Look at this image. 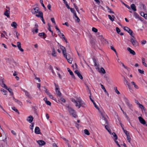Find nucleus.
Returning <instances> with one entry per match:
<instances>
[{
  "label": "nucleus",
  "instance_id": "f257e3e1",
  "mask_svg": "<svg viewBox=\"0 0 147 147\" xmlns=\"http://www.w3.org/2000/svg\"><path fill=\"white\" fill-rule=\"evenodd\" d=\"M76 99L73 98L71 99V100L73 102L75 103V106L79 108L81 106L83 107L85 105V103L83 101L80 97H76Z\"/></svg>",
  "mask_w": 147,
  "mask_h": 147
},
{
  "label": "nucleus",
  "instance_id": "f03ea898",
  "mask_svg": "<svg viewBox=\"0 0 147 147\" xmlns=\"http://www.w3.org/2000/svg\"><path fill=\"white\" fill-rule=\"evenodd\" d=\"M99 113L101 116L102 118L100 120L101 123L103 125H105L107 123V121L106 119L107 116L104 112L99 111Z\"/></svg>",
  "mask_w": 147,
  "mask_h": 147
},
{
  "label": "nucleus",
  "instance_id": "7ed1b4c3",
  "mask_svg": "<svg viewBox=\"0 0 147 147\" xmlns=\"http://www.w3.org/2000/svg\"><path fill=\"white\" fill-rule=\"evenodd\" d=\"M67 107L70 114L74 117H76L77 115L76 114V112L75 110L69 105L67 106Z\"/></svg>",
  "mask_w": 147,
  "mask_h": 147
},
{
  "label": "nucleus",
  "instance_id": "20e7f679",
  "mask_svg": "<svg viewBox=\"0 0 147 147\" xmlns=\"http://www.w3.org/2000/svg\"><path fill=\"white\" fill-rule=\"evenodd\" d=\"M123 98L127 106L130 109H131L133 108V106L130 103L129 100L125 96H124L123 97Z\"/></svg>",
  "mask_w": 147,
  "mask_h": 147
},
{
  "label": "nucleus",
  "instance_id": "39448f33",
  "mask_svg": "<svg viewBox=\"0 0 147 147\" xmlns=\"http://www.w3.org/2000/svg\"><path fill=\"white\" fill-rule=\"evenodd\" d=\"M39 9L38 7H36L34 8L31 9V11L33 14H36L38 13V14H39L40 12H42L41 11H39Z\"/></svg>",
  "mask_w": 147,
  "mask_h": 147
},
{
  "label": "nucleus",
  "instance_id": "423d86ee",
  "mask_svg": "<svg viewBox=\"0 0 147 147\" xmlns=\"http://www.w3.org/2000/svg\"><path fill=\"white\" fill-rule=\"evenodd\" d=\"M54 84L55 87V91L56 94L59 96L61 97V94L59 91V89L58 86L56 85L55 83H54Z\"/></svg>",
  "mask_w": 147,
  "mask_h": 147
},
{
  "label": "nucleus",
  "instance_id": "0eeeda50",
  "mask_svg": "<svg viewBox=\"0 0 147 147\" xmlns=\"http://www.w3.org/2000/svg\"><path fill=\"white\" fill-rule=\"evenodd\" d=\"M18 65V63L13 61H12L10 63L9 67L11 68H14L16 67Z\"/></svg>",
  "mask_w": 147,
  "mask_h": 147
},
{
  "label": "nucleus",
  "instance_id": "6e6552de",
  "mask_svg": "<svg viewBox=\"0 0 147 147\" xmlns=\"http://www.w3.org/2000/svg\"><path fill=\"white\" fill-rule=\"evenodd\" d=\"M130 41L134 46H138V43L136 39L131 38Z\"/></svg>",
  "mask_w": 147,
  "mask_h": 147
},
{
  "label": "nucleus",
  "instance_id": "1a4fd4ad",
  "mask_svg": "<svg viewBox=\"0 0 147 147\" xmlns=\"http://www.w3.org/2000/svg\"><path fill=\"white\" fill-rule=\"evenodd\" d=\"M36 16L38 17H40L41 19L42 20L43 23L44 24H45V22L43 18L42 12H40L39 14H36Z\"/></svg>",
  "mask_w": 147,
  "mask_h": 147
},
{
  "label": "nucleus",
  "instance_id": "9d476101",
  "mask_svg": "<svg viewBox=\"0 0 147 147\" xmlns=\"http://www.w3.org/2000/svg\"><path fill=\"white\" fill-rule=\"evenodd\" d=\"M93 62L94 63V66L96 69L98 71L99 70V64L97 63L96 60L95 59H93Z\"/></svg>",
  "mask_w": 147,
  "mask_h": 147
},
{
  "label": "nucleus",
  "instance_id": "9b49d317",
  "mask_svg": "<svg viewBox=\"0 0 147 147\" xmlns=\"http://www.w3.org/2000/svg\"><path fill=\"white\" fill-rule=\"evenodd\" d=\"M67 59L68 62L70 64L72 63L73 59L70 56H64Z\"/></svg>",
  "mask_w": 147,
  "mask_h": 147
},
{
  "label": "nucleus",
  "instance_id": "f8f14e48",
  "mask_svg": "<svg viewBox=\"0 0 147 147\" xmlns=\"http://www.w3.org/2000/svg\"><path fill=\"white\" fill-rule=\"evenodd\" d=\"M74 73L77 75L78 76L81 80L83 79V78L82 76L78 70H75L74 71Z\"/></svg>",
  "mask_w": 147,
  "mask_h": 147
},
{
  "label": "nucleus",
  "instance_id": "ddd939ff",
  "mask_svg": "<svg viewBox=\"0 0 147 147\" xmlns=\"http://www.w3.org/2000/svg\"><path fill=\"white\" fill-rule=\"evenodd\" d=\"M3 86H2L3 87H4L7 90L11 95H13V93L12 91V90L11 88H8L7 86L5 84H3Z\"/></svg>",
  "mask_w": 147,
  "mask_h": 147
},
{
  "label": "nucleus",
  "instance_id": "4468645a",
  "mask_svg": "<svg viewBox=\"0 0 147 147\" xmlns=\"http://www.w3.org/2000/svg\"><path fill=\"white\" fill-rule=\"evenodd\" d=\"M60 48L62 51L63 55H67L66 49L65 47L61 45H60Z\"/></svg>",
  "mask_w": 147,
  "mask_h": 147
},
{
  "label": "nucleus",
  "instance_id": "2eb2a0df",
  "mask_svg": "<svg viewBox=\"0 0 147 147\" xmlns=\"http://www.w3.org/2000/svg\"><path fill=\"white\" fill-rule=\"evenodd\" d=\"M124 78V82L125 83L126 85H127L129 88V89H131V86L130 84V83L129 82L126 80V78H125V77H123Z\"/></svg>",
  "mask_w": 147,
  "mask_h": 147
},
{
  "label": "nucleus",
  "instance_id": "dca6fc26",
  "mask_svg": "<svg viewBox=\"0 0 147 147\" xmlns=\"http://www.w3.org/2000/svg\"><path fill=\"white\" fill-rule=\"evenodd\" d=\"M24 92H25V94L26 96L29 98L30 99H32V96L26 90H24Z\"/></svg>",
  "mask_w": 147,
  "mask_h": 147
},
{
  "label": "nucleus",
  "instance_id": "f3484780",
  "mask_svg": "<svg viewBox=\"0 0 147 147\" xmlns=\"http://www.w3.org/2000/svg\"><path fill=\"white\" fill-rule=\"evenodd\" d=\"M33 117L31 115H30L27 117L26 120L30 123H31L33 121Z\"/></svg>",
  "mask_w": 147,
  "mask_h": 147
},
{
  "label": "nucleus",
  "instance_id": "a211bd4d",
  "mask_svg": "<svg viewBox=\"0 0 147 147\" xmlns=\"http://www.w3.org/2000/svg\"><path fill=\"white\" fill-rule=\"evenodd\" d=\"M90 100L93 102V104L94 105V107H95V108L98 110L99 112V111H100V110L99 108L97 106V105H96V104L95 102L92 99V98L91 97V96H90Z\"/></svg>",
  "mask_w": 147,
  "mask_h": 147
},
{
  "label": "nucleus",
  "instance_id": "6ab92c4d",
  "mask_svg": "<svg viewBox=\"0 0 147 147\" xmlns=\"http://www.w3.org/2000/svg\"><path fill=\"white\" fill-rule=\"evenodd\" d=\"M138 119L140 122L142 124L144 125L146 123L145 120L141 117H138Z\"/></svg>",
  "mask_w": 147,
  "mask_h": 147
},
{
  "label": "nucleus",
  "instance_id": "aec40b11",
  "mask_svg": "<svg viewBox=\"0 0 147 147\" xmlns=\"http://www.w3.org/2000/svg\"><path fill=\"white\" fill-rule=\"evenodd\" d=\"M37 143L40 146H43L46 144V143L42 140H39L37 141Z\"/></svg>",
  "mask_w": 147,
  "mask_h": 147
},
{
  "label": "nucleus",
  "instance_id": "412c9836",
  "mask_svg": "<svg viewBox=\"0 0 147 147\" xmlns=\"http://www.w3.org/2000/svg\"><path fill=\"white\" fill-rule=\"evenodd\" d=\"M110 134L111 135V137L114 139V140H117V136L115 133H111V134Z\"/></svg>",
  "mask_w": 147,
  "mask_h": 147
},
{
  "label": "nucleus",
  "instance_id": "4be33fe9",
  "mask_svg": "<svg viewBox=\"0 0 147 147\" xmlns=\"http://www.w3.org/2000/svg\"><path fill=\"white\" fill-rule=\"evenodd\" d=\"M67 69L69 73L70 74L71 76H72V78H73L74 79H75L76 78H75V76H74L73 72L71 71V70L69 68H67Z\"/></svg>",
  "mask_w": 147,
  "mask_h": 147
},
{
  "label": "nucleus",
  "instance_id": "5701e85b",
  "mask_svg": "<svg viewBox=\"0 0 147 147\" xmlns=\"http://www.w3.org/2000/svg\"><path fill=\"white\" fill-rule=\"evenodd\" d=\"M34 132L37 134H39L40 133V131L38 127H35L34 130Z\"/></svg>",
  "mask_w": 147,
  "mask_h": 147
},
{
  "label": "nucleus",
  "instance_id": "b1692460",
  "mask_svg": "<svg viewBox=\"0 0 147 147\" xmlns=\"http://www.w3.org/2000/svg\"><path fill=\"white\" fill-rule=\"evenodd\" d=\"M17 46L19 49L22 52L24 51V50L21 48V43L20 42H17Z\"/></svg>",
  "mask_w": 147,
  "mask_h": 147
},
{
  "label": "nucleus",
  "instance_id": "393cba45",
  "mask_svg": "<svg viewBox=\"0 0 147 147\" xmlns=\"http://www.w3.org/2000/svg\"><path fill=\"white\" fill-rule=\"evenodd\" d=\"M127 50L131 54H132L133 55H135L136 54L134 50H132L129 47H128L127 48Z\"/></svg>",
  "mask_w": 147,
  "mask_h": 147
},
{
  "label": "nucleus",
  "instance_id": "a878e982",
  "mask_svg": "<svg viewBox=\"0 0 147 147\" xmlns=\"http://www.w3.org/2000/svg\"><path fill=\"white\" fill-rule=\"evenodd\" d=\"M130 8L131 9L134 11H136V6L134 4H132L131 5Z\"/></svg>",
  "mask_w": 147,
  "mask_h": 147
},
{
  "label": "nucleus",
  "instance_id": "bb28decb",
  "mask_svg": "<svg viewBox=\"0 0 147 147\" xmlns=\"http://www.w3.org/2000/svg\"><path fill=\"white\" fill-rule=\"evenodd\" d=\"M127 32H128L130 35L132 37L135 38L134 36L133 35V32L130 28V29H129V30L127 31Z\"/></svg>",
  "mask_w": 147,
  "mask_h": 147
},
{
  "label": "nucleus",
  "instance_id": "cd10ccee",
  "mask_svg": "<svg viewBox=\"0 0 147 147\" xmlns=\"http://www.w3.org/2000/svg\"><path fill=\"white\" fill-rule=\"evenodd\" d=\"M11 26L12 27H14L15 28H17V24L15 22H12L11 24Z\"/></svg>",
  "mask_w": 147,
  "mask_h": 147
},
{
  "label": "nucleus",
  "instance_id": "c85d7f7f",
  "mask_svg": "<svg viewBox=\"0 0 147 147\" xmlns=\"http://www.w3.org/2000/svg\"><path fill=\"white\" fill-rule=\"evenodd\" d=\"M134 16L135 18H138L140 19V18L141 17H139V15L136 12H134Z\"/></svg>",
  "mask_w": 147,
  "mask_h": 147
},
{
  "label": "nucleus",
  "instance_id": "c756f323",
  "mask_svg": "<svg viewBox=\"0 0 147 147\" xmlns=\"http://www.w3.org/2000/svg\"><path fill=\"white\" fill-rule=\"evenodd\" d=\"M8 12H10L9 10H6V11L4 12V14L7 17L9 16V13Z\"/></svg>",
  "mask_w": 147,
  "mask_h": 147
},
{
  "label": "nucleus",
  "instance_id": "7c9ffc66",
  "mask_svg": "<svg viewBox=\"0 0 147 147\" xmlns=\"http://www.w3.org/2000/svg\"><path fill=\"white\" fill-rule=\"evenodd\" d=\"M100 73H102L103 74H105V73L106 72L104 69L103 67H101L100 68V70L98 71Z\"/></svg>",
  "mask_w": 147,
  "mask_h": 147
},
{
  "label": "nucleus",
  "instance_id": "2f4dec72",
  "mask_svg": "<svg viewBox=\"0 0 147 147\" xmlns=\"http://www.w3.org/2000/svg\"><path fill=\"white\" fill-rule=\"evenodd\" d=\"M131 84L134 86L135 88L137 89L138 88V86L134 82H131Z\"/></svg>",
  "mask_w": 147,
  "mask_h": 147
},
{
  "label": "nucleus",
  "instance_id": "473e14b6",
  "mask_svg": "<svg viewBox=\"0 0 147 147\" xmlns=\"http://www.w3.org/2000/svg\"><path fill=\"white\" fill-rule=\"evenodd\" d=\"M107 10H108V12H110L111 13H113V14H114V12L113 11H112L111 9V8H110L109 7L107 6Z\"/></svg>",
  "mask_w": 147,
  "mask_h": 147
},
{
  "label": "nucleus",
  "instance_id": "72a5a7b5",
  "mask_svg": "<svg viewBox=\"0 0 147 147\" xmlns=\"http://www.w3.org/2000/svg\"><path fill=\"white\" fill-rule=\"evenodd\" d=\"M40 2L41 4L42 5L44 9L46 11V7H45L43 3V0H40Z\"/></svg>",
  "mask_w": 147,
  "mask_h": 147
},
{
  "label": "nucleus",
  "instance_id": "f704fd0d",
  "mask_svg": "<svg viewBox=\"0 0 147 147\" xmlns=\"http://www.w3.org/2000/svg\"><path fill=\"white\" fill-rule=\"evenodd\" d=\"M84 133L85 134L87 135H89L90 134V133L89 131L87 129H85L84 130Z\"/></svg>",
  "mask_w": 147,
  "mask_h": 147
},
{
  "label": "nucleus",
  "instance_id": "c9c22d12",
  "mask_svg": "<svg viewBox=\"0 0 147 147\" xmlns=\"http://www.w3.org/2000/svg\"><path fill=\"white\" fill-rule=\"evenodd\" d=\"M105 128L109 132V133L110 134H111V131L110 129H109V128L108 126L106 125H105Z\"/></svg>",
  "mask_w": 147,
  "mask_h": 147
},
{
  "label": "nucleus",
  "instance_id": "e433bc0d",
  "mask_svg": "<svg viewBox=\"0 0 147 147\" xmlns=\"http://www.w3.org/2000/svg\"><path fill=\"white\" fill-rule=\"evenodd\" d=\"M74 7L75 9H76V10L77 11V12L78 13H80L79 12V10L78 9V7L76 5V4L75 3L74 4Z\"/></svg>",
  "mask_w": 147,
  "mask_h": 147
},
{
  "label": "nucleus",
  "instance_id": "4c0bfd02",
  "mask_svg": "<svg viewBox=\"0 0 147 147\" xmlns=\"http://www.w3.org/2000/svg\"><path fill=\"white\" fill-rule=\"evenodd\" d=\"M0 90L5 95H6L7 94V91L3 89H1Z\"/></svg>",
  "mask_w": 147,
  "mask_h": 147
},
{
  "label": "nucleus",
  "instance_id": "58836bf2",
  "mask_svg": "<svg viewBox=\"0 0 147 147\" xmlns=\"http://www.w3.org/2000/svg\"><path fill=\"white\" fill-rule=\"evenodd\" d=\"M126 136H127V140L128 141L129 143H130L131 138H130V137L129 135H127Z\"/></svg>",
  "mask_w": 147,
  "mask_h": 147
},
{
  "label": "nucleus",
  "instance_id": "ea45409f",
  "mask_svg": "<svg viewBox=\"0 0 147 147\" xmlns=\"http://www.w3.org/2000/svg\"><path fill=\"white\" fill-rule=\"evenodd\" d=\"M100 86H101V87L102 88L104 91V92H107V90H106V89H105V87L103 85H102V84H100Z\"/></svg>",
  "mask_w": 147,
  "mask_h": 147
},
{
  "label": "nucleus",
  "instance_id": "a19ab883",
  "mask_svg": "<svg viewBox=\"0 0 147 147\" xmlns=\"http://www.w3.org/2000/svg\"><path fill=\"white\" fill-rule=\"evenodd\" d=\"M123 113L125 115L126 118H127V119L128 121H129V117L126 114V113L124 112V111H123Z\"/></svg>",
  "mask_w": 147,
  "mask_h": 147
},
{
  "label": "nucleus",
  "instance_id": "79ce46f5",
  "mask_svg": "<svg viewBox=\"0 0 147 147\" xmlns=\"http://www.w3.org/2000/svg\"><path fill=\"white\" fill-rule=\"evenodd\" d=\"M34 126V123H32L31 124V125L30 126V129H31L32 130H33V127Z\"/></svg>",
  "mask_w": 147,
  "mask_h": 147
},
{
  "label": "nucleus",
  "instance_id": "37998d69",
  "mask_svg": "<svg viewBox=\"0 0 147 147\" xmlns=\"http://www.w3.org/2000/svg\"><path fill=\"white\" fill-rule=\"evenodd\" d=\"M138 105L139 106V107L141 108V109H143V110H145V108L144 107V106L143 105H142L141 104H140V103H139L138 104Z\"/></svg>",
  "mask_w": 147,
  "mask_h": 147
},
{
  "label": "nucleus",
  "instance_id": "c03bdc74",
  "mask_svg": "<svg viewBox=\"0 0 147 147\" xmlns=\"http://www.w3.org/2000/svg\"><path fill=\"white\" fill-rule=\"evenodd\" d=\"M11 108L14 111H15L16 112H17L18 114H20V113L19 112L18 110L17 109H16L15 107H12Z\"/></svg>",
  "mask_w": 147,
  "mask_h": 147
},
{
  "label": "nucleus",
  "instance_id": "a18cd8bd",
  "mask_svg": "<svg viewBox=\"0 0 147 147\" xmlns=\"http://www.w3.org/2000/svg\"><path fill=\"white\" fill-rule=\"evenodd\" d=\"M92 31L96 33L98 31V30L95 28L93 27L92 28Z\"/></svg>",
  "mask_w": 147,
  "mask_h": 147
},
{
  "label": "nucleus",
  "instance_id": "49530a36",
  "mask_svg": "<svg viewBox=\"0 0 147 147\" xmlns=\"http://www.w3.org/2000/svg\"><path fill=\"white\" fill-rule=\"evenodd\" d=\"M46 35L44 32L40 33L38 34V36H44Z\"/></svg>",
  "mask_w": 147,
  "mask_h": 147
},
{
  "label": "nucleus",
  "instance_id": "de8ad7c7",
  "mask_svg": "<svg viewBox=\"0 0 147 147\" xmlns=\"http://www.w3.org/2000/svg\"><path fill=\"white\" fill-rule=\"evenodd\" d=\"M110 48L111 49L113 50L115 52L116 54L117 55V52L115 48L113 46H111Z\"/></svg>",
  "mask_w": 147,
  "mask_h": 147
},
{
  "label": "nucleus",
  "instance_id": "09e8293b",
  "mask_svg": "<svg viewBox=\"0 0 147 147\" xmlns=\"http://www.w3.org/2000/svg\"><path fill=\"white\" fill-rule=\"evenodd\" d=\"M108 16L109 19L112 21L113 22L114 20V18H113L110 15H109Z\"/></svg>",
  "mask_w": 147,
  "mask_h": 147
},
{
  "label": "nucleus",
  "instance_id": "8fccbe9b",
  "mask_svg": "<svg viewBox=\"0 0 147 147\" xmlns=\"http://www.w3.org/2000/svg\"><path fill=\"white\" fill-rule=\"evenodd\" d=\"M122 129H123L124 132V133L125 134L126 136L129 135L128 131H127L126 130H125L124 129V128H123Z\"/></svg>",
  "mask_w": 147,
  "mask_h": 147
},
{
  "label": "nucleus",
  "instance_id": "3c124183",
  "mask_svg": "<svg viewBox=\"0 0 147 147\" xmlns=\"http://www.w3.org/2000/svg\"><path fill=\"white\" fill-rule=\"evenodd\" d=\"M114 89L115 90V92L117 94H119L120 93V92L117 90V87H114Z\"/></svg>",
  "mask_w": 147,
  "mask_h": 147
},
{
  "label": "nucleus",
  "instance_id": "603ef678",
  "mask_svg": "<svg viewBox=\"0 0 147 147\" xmlns=\"http://www.w3.org/2000/svg\"><path fill=\"white\" fill-rule=\"evenodd\" d=\"M116 30L117 33L118 34H119L121 30L118 27H117L116 28Z\"/></svg>",
  "mask_w": 147,
  "mask_h": 147
},
{
  "label": "nucleus",
  "instance_id": "864d4df0",
  "mask_svg": "<svg viewBox=\"0 0 147 147\" xmlns=\"http://www.w3.org/2000/svg\"><path fill=\"white\" fill-rule=\"evenodd\" d=\"M138 70L140 73L141 74H144V71L143 70H141L140 69H138Z\"/></svg>",
  "mask_w": 147,
  "mask_h": 147
},
{
  "label": "nucleus",
  "instance_id": "5fc2aeb1",
  "mask_svg": "<svg viewBox=\"0 0 147 147\" xmlns=\"http://www.w3.org/2000/svg\"><path fill=\"white\" fill-rule=\"evenodd\" d=\"M56 52L55 51V49L54 48H53V51L52 53V55H54L55 54H56Z\"/></svg>",
  "mask_w": 147,
  "mask_h": 147
},
{
  "label": "nucleus",
  "instance_id": "6e6d98bb",
  "mask_svg": "<svg viewBox=\"0 0 147 147\" xmlns=\"http://www.w3.org/2000/svg\"><path fill=\"white\" fill-rule=\"evenodd\" d=\"M122 65V66L125 69H127L128 70V68L127 67H126L125 65H124V64L122 63L121 62V63H120Z\"/></svg>",
  "mask_w": 147,
  "mask_h": 147
},
{
  "label": "nucleus",
  "instance_id": "4d7b16f0",
  "mask_svg": "<svg viewBox=\"0 0 147 147\" xmlns=\"http://www.w3.org/2000/svg\"><path fill=\"white\" fill-rule=\"evenodd\" d=\"M130 29L127 26H125L124 27V29L127 32Z\"/></svg>",
  "mask_w": 147,
  "mask_h": 147
},
{
  "label": "nucleus",
  "instance_id": "13d9d810",
  "mask_svg": "<svg viewBox=\"0 0 147 147\" xmlns=\"http://www.w3.org/2000/svg\"><path fill=\"white\" fill-rule=\"evenodd\" d=\"M76 19H75V21L77 22H79L80 21V20L79 18L78 17V16L77 17H76Z\"/></svg>",
  "mask_w": 147,
  "mask_h": 147
},
{
  "label": "nucleus",
  "instance_id": "bf43d9fd",
  "mask_svg": "<svg viewBox=\"0 0 147 147\" xmlns=\"http://www.w3.org/2000/svg\"><path fill=\"white\" fill-rule=\"evenodd\" d=\"M43 90L44 91H45L46 93L47 92L48 90L45 87H43Z\"/></svg>",
  "mask_w": 147,
  "mask_h": 147
},
{
  "label": "nucleus",
  "instance_id": "052dcab7",
  "mask_svg": "<svg viewBox=\"0 0 147 147\" xmlns=\"http://www.w3.org/2000/svg\"><path fill=\"white\" fill-rule=\"evenodd\" d=\"M70 9V10L71 12L73 13L76 12V11L74 10V9L72 8H71Z\"/></svg>",
  "mask_w": 147,
  "mask_h": 147
},
{
  "label": "nucleus",
  "instance_id": "680f3d73",
  "mask_svg": "<svg viewBox=\"0 0 147 147\" xmlns=\"http://www.w3.org/2000/svg\"><path fill=\"white\" fill-rule=\"evenodd\" d=\"M46 103L49 105V106H51V102L49 101H48L47 100V101L46 102H45Z\"/></svg>",
  "mask_w": 147,
  "mask_h": 147
},
{
  "label": "nucleus",
  "instance_id": "e2e57ef3",
  "mask_svg": "<svg viewBox=\"0 0 147 147\" xmlns=\"http://www.w3.org/2000/svg\"><path fill=\"white\" fill-rule=\"evenodd\" d=\"M51 21L53 23H54L55 24V20L54 18H51Z\"/></svg>",
  "mask_w": 147,
  "mask_h": 147
},
{
  "label": "nucleus",
  "instance_id": "0e129e2a",
  "mask_svg": "<svg viewBox=\"0 0 147 147\" xmlns=\"http://www.w3.org/2000/svg\"><path fill=\"white\" fill-rule=\"evenodd\" d=\"M90 43L92 45H94L95 44V42L93 40H91L90 41Z\"/></svg>",
  "mask_w": 147,
  "mask_h": 147
},
{
  "label": "nucleus",
  "instance_id": "69168bd1",
  "mask_svg": "<svg viewBox=\"0 0 147 147\" xmlns=\"http://www.w3.org/2000/svg\"><path fill=\"white\" fill-rule=\"evenodd\" d=\"M50 69H51V71L52 72V73H53V74L54 75H55V73L54 72V71L53 70V68L51 66H50Z\"/></svg>",
  "mask_w": 147,
  "mask_h": 147
},
{
  "label": "nucleus",
  "instance_id": "338daca9",
  "mask_svg": "<svg viewBox=\"0 0 147 147\" xmlns=\"http://www.w3.org/2000/svg\"><path fill=\"white\" fill-rule=\"evenodd\" d=\"M46 93L49 96V97H50V96L51 95H52L49 91Z\"/></svg>",
  "mask_w": 147,
  "mask_h": 147
},
{
  "label": "nucleus",
  "instance_id": "774afa93",
  "mask_svg": "<svg viewBox=\"0 0 147 147\" xmlns=\"http://www.w3.org/2000/svg\"><path fill=\"white\" fill-rule=\"evenodd\" d=\"M116 140H114L115 141V143L117 144V145L119 147H121L120 145L118 143L117 141H116Z\"/></svg>",
  "mask_w": 147,
  "mask_h": 147
}]
</instances>
